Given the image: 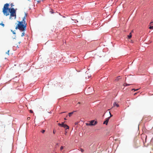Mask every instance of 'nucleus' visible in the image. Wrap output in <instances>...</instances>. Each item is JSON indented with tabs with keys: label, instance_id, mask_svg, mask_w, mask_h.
Returning <instances> with one entry per match:
<instances>
[{
	"label": "nucleus",
	"instance_id": "nucleus-1",
	"mask_svg": "<svg viewBox=\"0 0 153 153\" xmlns=\"http://www.w3.org/2000/svg\"><path fill=\"white\" fill-rule=\"evenodd\" d=\"M25 16L23 17L22 20L21 22H18V24L16 26L15 29H19L21 31H25L27 27V24L25 23Z\"/></svg>",
	"mask_w": 153,
	"mask_h": 153
},
{
	"label": "nucleus",
	"instance_id": "nucleus-2",
	"mask_svg": "<svg viewBox=\"0 0 153 153\" xmlns=\"http://www.w3.org/2000/svg\"><path fill=\"white\" fill-rule=\"evenodd\" d=\"M9 6V4L6 3L4 4L3 9V13L6 16H8L9 15V12H7V10L9 9L8 7Z\"/></svg>",
	"mask_w": 153,
	"mask_h": 153
},
{
	"label": "nucleus",
	"instance_id": "nucleus-3",
	"mask_svg": "<svg viewBox=\"0 0 153 153\" xmlns=\"http://www.w3.org/2000/svg\"><path fill=\"white\" fill-rule=\"evenodd\" d=\"M8 10L9 12L10 13V19L11 17H15V19H16V10L14 8H9Z\"/></svg>",
	"mask_w": 153,
	"mask_h": 153
},
{
	"label": "nucleus",
	"instance_id": "nucleus-4",
	"mask_svg": "<svg viewBox=\"0 0 153 153\" xmlns=\"http://www.w3.org/2000/svg\"><path fill=\"white\" fill-rule=\"evenodd\" d=\"M97 123V121L92 120L90 121L89 123H87L86 124L87 126H94L96 125Z\"/></svg>",
	"mask_w": 153,
	"mask_h": 153
},
{
	"label": "nucleus",
	"instance_id": "nucleus-5",
	"mask_svg": "<svg viewBox=\"0 0 153 153\" xmlns=\"http://www.w3.org/2000/svg\"><path fill=\"white\" fill-rule=\"evenodd\" d=\"M110 118V117H108L106 118L105 119V120L104 122L103 123V124H105L106 125H107L108 123V122L109 121V120Z\"/></svg>",
	"mask_w": 153,
	"mask_h": 153
},
{
	"label": "nucleus",
	"instance_id": "nucleus-6",
	"mask_svg": "<svg viewBox=\"0 0 153 153\" xmlns=\"http://www.w3.org/2000/svg\"><path fill=\"white\" fill-rule=\"evenodd\" d=\"M62 127L64 128H66V129H68L69 128V126L65 124L64 123H62Z\"/></svg>",
	"mask_w": 153,
	"mask_h": 153
},
{
	"label": "nucleus",
	"instance_id": "nucleus-7",
	"mask_svg": "<svg viewBox=\"0 0 153 153\" xmlns=\"http://www.w3.org/2000/svg\"><path fill=\"white\" fill-rule=\"evenodd\" d=\"M133 32V30H132L131 32L130 33L129 35L128 36V39H130L131 37H132L131 33Z\"/></svg>",
	"mask_w": 153,
	"mask_h": 153
},
{
	"label": "nucleus",
	"instance_id": "nucleus-8",
	"mask_svg": "<svg viewBox=\"0 0 153 153\" xmlns=\"http://www.w3.org/2000/svg\"><path fill=\"white\" fill-rule=\"evenodd\" d=\"M75 111H73L72 112H71L69 113V114H68V116L69 117H70L72 115V114H73L74 112H75Z\"/></svg>",
	"mask_w": 153,
	"mask_h": 153
},
{
	"label": "nucleus",
	"instance_id": "nucleus-9",
	"mask_svg": "<svg viewBox=\"0 0 153 153\" xmlns=\"http://www.w3.org/2000/svg\"><path fill=\"white\" fill-rule=\"evenodd\" d=\"M114 106H116L117 107H118L119 106V105L116 102L114 103Z\"/></svg>",
	"mask_w": 153,
	"mask_h": 153
},
{
	"label": "nucleus",
	"instance_id": "nucleus-10",
	"mask_svg": "<svg viewBox=\"0 0 153 153\" xmlns=\"http://www.w3.org/2000/svg\"><path fill=\"white\" fill-rule=\"evenodd\" d=\"M130 85V84H128L126 83L124 84V85L125 86H128Z\"/></svg>",
	"mask_w": 153,
	"mask_h": 153
},
{
	"label": "nucleus",
	"instance_id": "nucleus-11",
	"mask_svg": "<svg viewBox=\"0 0 153 153\" xmlns=\"http://www.w3.org/2000/svg\"><path fill=\"white\" fill-rule=\"evenodd\" d=\"M149 28L150 29H153V26H150Z\"/></svg>",
	"mask_w": 153,
	"mask_h": 153
},
{
	"label": "nucleus",
	"instance_id": "nucleus-12",
	"mask_svg": "<svg viewBox=\"0 0 153 153\" xmlns=\"http://www.w3.org/2000/svg\"><path fill=\"white\" fill-rule=\"evenodd\" d=\"M11 31L14 34H16L15 31H13L12 30H11Z\"/></svg>",
	"mask_w": 153,
	"mask_h": 153
},
{
	"label": "nucleus",
	"instance_id": "nucleus-13",
	"mask_svg": "<svg viewBox=\"0 0 153 153\" xmlns=\"http://www.w3.org/2000/svg\"><path fill=\"white\" fill-rule=\"evenodd\" d=\"M25 34V33H24V32H23V33H22V34L21 36L22 37H23L24 36Z\"/></svg>",
	"mask_w": 153,
	"mask_h": 153
},
{
	"label": "nucleus",
	"instance_id": "nucleus-14",
	"mask_svg": "<svg viewBox=\"0 0 153 153\" xmlns=\"http://www.w3.org/2000/svg\"><path fill=\"white\" fill-rule=\"evenodd\" d=\"M45 130H42V131H41V132L42 133H44L45 132Z\"/></svg>",
	"mask_w": 153,
	"mask_h": 153
},
{
	"label": "nucleus",
	"instance_id": "nucleus-15",
	"mask_svg": "<svg viewBox=\"0 0 153 153\" xmlns=\"http://www.w3.org/2000/svg\"><path fill=\"white\" fill-rule=\"evenodd\" d=\"M1 25L2 26H3V27H4V24H3L2 23H1L0 24V25Z\"/></svg>",
	"mask_w": 153,
	"mask_h": 153
},
{
	"label": "nucleus",
	"instance_id": "nucleus-16",
	"mask_svg": "<svg viewBox=\"0 0 153 153\" xmlns=\"http://www.w3.org/2000/svg\"><path fill=\"white\" fill-rule=\"evenodd\" d=\"M62 123H59L58 124V125L59 126H62Z\"/></svg>",
	"mask_w": 153,
	"mask_h": 153
},
{
	"label": "nucleus",
	"instance_id": "nucleus-17",
	"mask_svg": "<svg viewBox=\"0 0 153 153\" xmlns=\"http://www.w3.org/2000/svg\"><path fill=\"white\" fill-rule=\"evenodd\" d=\"M120 76H119L118 77H117V78L116 79V81H118V80L119 78H118V77H119Z\"/></svg>",
	"mask_w": 153,
	"mask_h": 153
},
{
	"label": "nucleus",
	"instance_id": "nucleus-18",
	"mask_svg": "<svg viewBox=\"0 0 153 153\" xmlns=\"http://www.w3.org/2000/svg\"><path fill=\"white\" fill-rule=\"evenodd\" d=\"M138 90V89H132V90H134V91H137Z\"/></svg>",
	"mask_w": 153,
	"mask_h": 153
},
{
	"label": "nucleus",
	"instance_id": "nucleus-19",
	"mask_svg": "<svg viewBox=\"0 0 153 153\" xmlns=\"http://www.w3.org/2000/svg\"><path fill=\"white\" fill-rule=\"evenodd\" d=\"M81 151L82 152H84V150L82 149H81Z\"/></svg>",
	"mask_w": 153,
	"mask_h": 153
},
{
	"label": "nucleus",
	"instance_id": "nucleus-20",
	"mask_svg": "<svg viewBox=\"0 0 153 153\" xmlns=\"http://www.w3.org/2000/svg\"><path fill=\"white\" fill-rule=\"evenodd\" d=\"M63 148V147L62 146L60 147V150H62Z\"/></svg>",
	"mask_w": 153,
	"mask_h": 153
},
{
	"label": "nucleus",
	"instance_id": "nucleus-21",
	"mask_svg": "<svg viewBox=\"0 0 153 153\" xmlns=\"http://www.w3.org/2000/svg\"><path fill=\"white\" fill-rule=\"evenodd\" d=\"M9 50H8L7 51V52H6V53L8 54L9 55Z\"/></svg>",
	"mask_w": 153,
	"mask_h": 153
},
{
	"label": "nucleus",
	"instance_id": "nucleus-22",
	"mask_svg": "<svg viewBox=\"0 0 153 153\" xmlns=\"http://www.w3.org/2000/svg\"><path fill=\"white\" fill-rule=\"evenodd\" d=\"M30 119V117H28L27 118V120H29Z\"/></svg>",
	"mask_w": 153,
	"mask_h": 153
},
{
	"label": "nucleus",
	"instance_id": "nucleus-23",
	"mask_svg": "<svg viewBox=\"0 0 153 153\" xmlns=\"http://www.w3.org/2000/svg\"><path fill=\"white\" fill-rule=\"evenodd\" d=\"M30 112L31 113H33V111L32 110H30Z\"/></svg>",
	"mask_w": 153,
	"mask_h": 153
},
{
	"label": "nucleus",
	"instance_id": "nucleus-24",
	"mask_svg": "<svg viewBox=\"0 0 153 153\" xmlns=\"http://www.w3.org/2000/svg\"><path fill=\"white\" fill-rule=\"evenodd\" d=\"M109 113H110V117H112V115H111V113H110V112H109Z\"/></svg>",
	"mask_w": 153,
	"mask_h": 153
},
{
	"label": "nucleus",
	"instance_id": "nucleus-25",
	"mask_svg": "<svg viewBox=\"0 0 153 153\" xmlns=\"http://www.w3.org/2000/svg\"><path fill=\"white\" fill-rule=\"evenodd\" d=\"M26 16H27V14L26 13H25V16H25V17H26Z\"/></svg>",
	"mask_w": 153,
	"mask_h": 153
},
{
	"label": "nucleus",
	"instance_id": "nucleus-26",
	"mask_svg": "<svg viewBox=\"0 0 153 153\" xmlns=\"http://www.w3.org/2000/svg\"><path fill=\"white\" fill-rule=\"evenodd\" d=\"M41 2V1H38V2L39 3Z\"/></svg>",
	"mask_w": 153,
	"mask_h": 153
},
{
	"label": "nucleus",
	"instance_id": "nucleus-27",
	"mask_svg": "<svg viewBox=\"0 0 153 153\" xmlns=\"http://www.w3.org/2000/svg\"><path fill=\"white\" fill-rule=\"evenodd\" d=\"M153 22H151L150 23V24H151Z\"/></svg>",
	"mask_w": 153,
	"mask_h": 153
},
{
	"label": "nucleus",
	"instance_id": "nucleus-28",
	"mask_svg": "<svg viewBox=\"0 0 153 153\" xmlns=\"http://www.w3.org/2000/svg\"><path fill=\"white\" fill-rule=\"evenodd\" d=\"M78 104H80V102H78Z\"/></svg>",
	"mask_w": 153,
	"mask_h": 153
},
{
	"label": "nucleus",
	"instance_id": "nucleus-29",
	"mask_svg": "<svg viewBox=\"0 0 153 153\" xmlns=\"http://www.w3.org/2000/svg\"><path fill=\"white\" fill-rule=\"evenodd\" d=\"M11 6H13V4H11Z\"/></svg>",
	"mask_w": 153,
	"mask_h": 153
},
{
	"label": "nucleus",
	"instance_id": "nucleus-30",
	"mask_svg": "<svg viewBox=\"0 0 153 153\" xmlns=\"http://www.w3.org/2000/svg\"><path fill=\"white\" fill-rule=\"evenodd\" d=\"M53 133L54 134H55V132H54V131H53Z\"/></svg>",
	"mask_w": 153,
	"mask_h": 153
},
{
	"label": "nucleus",
	"instance_id": "nucleus-31",
	"mask_svg": "<svg viewBox=\"0 0 153 153\" xmlns=\"http://www.w3.org/2000/svg\"><path fill=\"white\" fill-rule=\"evenodd\" d=\"M89 77H90V76H88V78H89Z\"/></svg>",
	"mask_w": 153,
	"mask_h": 153
},
{
	"label": "nucleus",
	"instance_id": "nucleus-32",
	"mask_svg": "<svg viewBox=\"0 0 153 153\" xmlns=\"http://www.w3.org/2000/svg\"><path fill=\"white\" fill-rule=\"evenodd\" d=\"M64 120H66V118H64Z\"/></svg>",
	"mask_w": 153,
	"mask_h": 153
},
{
	"label": "nucleus",
	"instance_id": "nucleus-33",
	"mask_svg": "<svg viewBox=\"0 0 153 153\" xmlns=\"http://www.w3.org/2000/svg\"><path fill=\"white\" fill-rule=\"evenodd\" d=\"M15 36V38H13V39H15V37H16V36Z\"/></svg>",
	"mask_w": 153,
	"mask_h": 153
},
{
	"label": "nucleus",
	"instance_id": "nucleus-34",
	"mask_svg": "<svg viewBox=\"0 0 153 153\" xmlns=\"http://www.w3.org/2000/svg\"><path fill=\"white\" fill-rule=\"evenodd\" d=\"M136 94H137V93H135V94H134V95H135Z\"/></svg>",
	"mask_w": 153,
	"mask_h": 153
},
{
	"label": "nucleus",
	"instance_id": "nucleus-35",
	"mask_svg": "<svg viewBox=\"0 0 153 153\" xmlns=\"http://www.w3.org/2000/svg\"><path fill=\"white\" fill-rule=\"evenodd\" d=\"M20 42H19V43L20 44Z\"/></svg>",
	"mask_w": 153,
	"mask_h": 153
}]
</instances>
